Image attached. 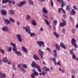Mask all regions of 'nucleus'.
<instances>
[{
    "label": "nucleus",
    "mask_w": 78,
    "mask_h": 78,
    "mask_svg": "<svg viewBox=\"0 0 78 78\" xmlns=\"http://www.w3.org/2000/svg\"><path fill=\"white\" fill-rule=\"evenodd\" d=\"M31 76L32 78H35V76H34V75L32 73V74L31 75Z\"/></svg>",
    "instance_id": "obj_54"
},
{
    "label": "nucleus",
    "mask_w": 78,
    "mask_h": 78,
    "mask_svg": "<svg viewBox=\"0 0 78 78\" xmlns=\"http://www.w3.org/2000/svg\"><path fill=\"white\" fill-rule=\"evenodd\" d=\"M28 2L30 5H33V2L31 0H28Z\"/></svg>",
    "instance_id": "obj_26"
},
{
    "label": "nucleus",
    "mask_w": 78,
    "mask_h": 78,
    "mask_svg": "<svg viewBox=\"0 0 78 78\" xmlns=\"http://www.w3.org/2000/svg\"><path fill=\"white\" fill-rule=\"evenodd\" d=\"M55 36L57 38H59V35L58 34H57Z\"/></svg>",
    "instance_id": "obj_43"
},
{
    "label": "nucleus",
    "mask_w": 78,
    "mask_h": 78,
    "mask_svg": "<svg viewBox=\"0 0 78 78\" xmlns=\"http://www.w3.org/2000/svg\"><path fill=\"white\" fill-rule=\"evenodd\" d=\"M21 49L23 51H24L25 53H28V50L25 47H22Z\"/></svg>",
    "instance_id": "obj_13"
},
{
    "label": "nucleus",
    "mask_w": 78,
    "mask_h": 78,
    "mask_svg": "<svg viewBox=\"0 0 78 78\" xmlns=\"http://www.w3.org/2000/svg\"><path fill=\"white\" fill-rule=\"evenodd\" d=\"M16 24L18 25H20V22H19V21H17L16 22Z\"/></svg>",
    "instance_id": "obj_57"
},
{
    "label": "nucleus",
    "mask_w": 78,
    "mask_h": 78,
    "mask_svg": "<svg viewBox=\"0 0 78 78\" xmlns=\"http://www.w3.org/2000/svg\"><path fill=\"white\" fill-rule=\"evenodd\" d=\"M54 56L55 58H57V53H56V54H54Z\"/></svg>",
    "instance_id": "obj_58"
},
{
    "label": "nucleus",
    "mask_w": 78,
    "mask_h": 78,
    "mask_svg": "<svg viewBox=\"0 0 78 78\" xmlns=\"http://www.w3.org/2000/svg\"><path fill=\"white\" fill-rule=\"evenodd\" d=\"M71 72L72 74H73V75H74V74H75V73H76V71L75 70V71H74V70L72 69L71 70Z\"/></svg>",
    "instance_id": "obj_32"
},
{
    "label": "nucleus",
    "mask_w": 78,
    "mask_h": 78,
    "mask_svg": "<svg viewBox=\"0 0 78 78\" xmlns=\"http://www.w3.org/2000/svg\"><path fill=\"white\" fill-rule=\"evenodd\" d=\"M54 23L55 25H57V23H58V21H57L56 20H54Z\"/></svg>",
    "instance_id": "obj_48"
},
{
    "label": "nucleus",
    "mask_w": 78,
    "mask_h": 78,
    "mask_svg": "<svg viewBox=\"0 0 78 78\" xmlns=\"http://www.w3.org/2000/svg\"><path fill=\"white\" fill-rule=\"evenodd\" d=\"M42 11L45 13V15H47V14L48 13V12L47 10V9H46V8L45 7H44L43 8Z\"/></svg>",
    "instance_id": "obj_9"
},
{
    "label": "nucleus",
    "mask_w": 78,
    "mask_h": 78,
    "mask_svg": "<svg viewBox=\"0 0 78 78\" xmlns=\"http://www.w3.org/2000/svg\"><path fill=\"white\" fill-rule=\"evenodd\" d=\"M17 48H16L13 50V51H14L15 53L17 55H19V56H21L22 55V54H21V52L20 51H17Z\"/></svg>",
    "instance_id": "obj_4"
},
{
    "label": "nucleus",
    "mask_w": 78,
    "mask_h": 78,
    "mask_svg": "<svg viewBox=\"0 0 78 78\" xmlns=\"http://www.w3.org/2000/svg\"><path fill=\"white\" fill-rule=\"evenodd\" d=\"M55 45L57 50L58 51L60 50V46L58 44H55Z\"/></svg>",
    "instance_id": "obj_20"
},
{
    "label": "nucleus",
    "mask_w": 78,
    "mask_h": 78,
    "mask_svg": "<svg viewBox=\"0 0 78 78\" xmlns=\"http://www.w3.org/2000/svg\"><path fill=\"white\" fill-rule=\"evenodd\" d=\"M1 13L2 15L3 16H5L7 14V12L5 10L3 9H2L1 10Z\"/></svg>",
    "instance_id": "obj_10"
},
{
    "label": "nucleus",
    "mask_w": 78,
    "mask_h": 78,
    "mask_svg": "<svg viewBox=\"0 0 78 78\" xmlns=\"http://www.w3.org/2000/svg\"><path fill=\"white\" fill-rule=\"evenodd\" d=\"M63 9L62 8H59L58 9V12H59L60 14L61 13V11Z\"/></svg>",
    "instance_id": "obj_31"
},
{
    "label": "nucleus",
    "mask_w": 78,
    "mask_h": 78,
    "mask_svg": "<svg viewBox=\"0 0 78 78\" xmlns=\"http://www.w3.org/2000/svg\"><path fill=\"white\" fill-rule=\"evenodd\" d=\"M0 51H1V53H2V54H4V53H5V51L2 50V49L0 48Z\"/></svg>",
    "instance_id": "obj_37"
},
{
    "label": "nucleus",
    "mask_w": 78,
    "mask_h": 78,
    "mask_svg": "<svg viewBox=\"0 0 78 78\" xmlns=\"http://www.w3.org/2000/svg\"><path fill=\"white\" fill-rule=\"evenodd\" d=\"M66 9L68 10V11H70V8L69 6L67 5L66 6Z\"/></svg>",
    "instance_id": "obj_35"
},
{
    "label": "nucleus",
    "mask_w": 78,
    "mask_h": 78,
    "mask_svg": "<svg viewBox=\"0 0 78 78\" xmlns=\"http://www.w3.org/2000/svg\"><path fill=\"white\" fill-rule=\"evenodd\" d=\"M60 4H61V8H63L64 6H65V5H64V1H62V2L60 3Z\"/></svg>",
    "instance_id": "obj_24"
},
{
    "label": "nucleus",
    "mask_w": 78,
    "mask_h": 78,
    "mask_svg": "<svg viewBox=\"0 0 78 78\" xmlns=\"http://www.w3.org/2000/svg\"><path fill=\"white\" fill-rule=\"evenodd\" d=\"M63 1V0H57L58 2H59V3H60V2H62Z\"/></svg>",
    "instance_id": "obj_62"
},
{
    "label": "nucleus",
    "mask_w": 78,
    "mask_h": 78,
    "mask_svg": "<svg viewBox=\"0 0 78 78\" xmlns=\"http://www.w3.org/2000/svg\"><path fill=\"white\" fill-rule=\"evenodd\" d=\"M71 31L73 33L75 34V30L72 29L71 30Z\"/></svg>",
    "instance_id": "obj_44"
},
{
    "label": "nucleus",
    "mask_w": 78,
    "mask_h": 78,
    "mask_svg": "<svg viewBox=\"0 0 78 78\" xmlns=\"http://www.w3.org/2000/svg\"><path fill=\"white\" fill-rule=\"evenodd\" d=\"M46 50H48V51H49V52H51V49L49 48H47Z\"/></svg>",
    "instance_id": "obj_36"
},
{
    "label": "nucleus",
    "mask_w": 78,
    "mask_h": 78,
    "mask_svg": "<svg viewBox=\"0 0 78 78\" xmlns=\"http://www.w3.org/2000/svg\"><path fill=\"white\" fill-rule=\"evenodd\" d=\"M37 43L41 47H45L44 43V41H37Z\"/></svg>",
    "instance_id": "obj_3"
},
{
    "label": "nucleus",
    "mask_w": 78,
    "mask_h": 78,
    "mask_svg": "<svg viewBox=\"0 0 78 78\" xmlns=\"http://www.w3.org/2000/svg\"><path fill=\"white\" fill-rule=\"evenodd\" d=\"M9 20L10 22H15V21L14 20L11 18H9Z\"/></svg>",
    "instance_id": "obj_33"
},
{
    "label": "nucleus",
    "mask_w": 78,
    "mask_h": 78,
    "mask_svg": "<svg viewBox=\"0 0 78 78\" xmlns=\"http://www.w3.org/2000/svg\"><path fill=\"white\" fill-rule=\"evenodd\" d=\"M2 3H6L7 2L5 0H2Z\"/></svg>",
    "instance_id": "obj_49"
},
{
    "label": "nucleus",
    "mask_w": 78,
    "mask_h": 78,
    "mask_svg": "<svg viewBox=\"0 0 78 78\" xmlns=\"http://www.w3.org/2000/svg\"><path fill=\"white\" fill-rule=\"evenodd\" d=\"M32 70V71H33V72H34L33 73H32L34 75H36V76H37V75H38V74H39V73L37 72H36V71H35V70Z\"/></svg>",
    "instance_id": "obj_23"
},
{
    "label": "nucleus",
    "mask_w": 78,
    "mask_h": 78,
    "mask_svg": "<svg viewBox=\"0 0 78 78\" xmlns=\"http://www.w3.org/2000/svg\"><path fill=\"white\" fill-rule=\"evenodd\" d=\"M12 50V48L10 47L9 48V49H8V51H10L11 52Z\"/></svg>",
    "instance_id": "obj_39"
},
{
    "label": "nucleus",
    "mask_w": 78,
    "mask_h": 78,
    "mask_svg": "<svg viewBox=\"0 0 78 78\" xmlns=\"http://www.w3.org/2000/svg\"><path fill=\"white\" fill-rule=\"evenodd\" d=\"M76 28H78V23L77 24L76 26Z\"/></svg>",
    "instance_id": "obj_64"
},
{
    "label": "nucleus",
    "mask_w": 78,
    "mask_h": 78,
    "mask_svg": "<svg viewBox=\"0 0 78 78\" xmlns=\"http://www.w3.org/2000/svg\"><path fill=\"white\" fill-rule=\"evenodd\" d=\"M71 44L72 45L74 46L75 48H78V45L76 44V41L75 38H72L71 40Z\"/></svg>",
    "instance_id": "obj_2"
},
{
    "label": "nucleus",
    "mask_w": 78,
    "mask_h": 78,
    "mask_svg": "<svg viewBox=\"0 0 78 78\" xmlns=\"http://www.w3.org/2000/svg\"><path fill=\"white\" fill-rule=\"evenodd\" d=\"M69 52L71 54H72V55L74 54V52L73 51L70 50L69 51Z\"/></svg>",
    "instance_id": "obj_42"
},
{
    "label": "nucleus",
    "mask_w": 78,
    "mask_h": 78,
    "mask_svg": "<svg viewBox=\"0 0 78 78\" xmlns=\"http://www.w3.org/2000/svg\"><path fill=\"white\" fill-rule=\"evenodd\" d=\"M16 36L20 42H22V39L21 38V37H22V35L21 34H16Z\"/></svg>",
    "instance_id": "obj_7"
},
{
    "label": "nucleus",
    "mask_w": 78,
    "mask_h": 78,
    "mask_svg": "<svg viewBox=\"0 0 78 78\" xmlns=\"http://www.w3.org/2000/svg\"><path fill=\"white\" fill-rule=\"evenodd\" d=\"M42 74L43 75H44L45 74H47V72H42Z\"/></svg>",
    "instance_id": "obj_53"
},
{
    "label": "nucleus",
    "mask_w": 78,
    "mask_h": 78,
    "mask_svg": "<svg viewBox=\"0 0 78 78\" xmlns=\"http://www.w3.org/2000/svg\"><path fill=\"white\" fill-rule=\"evenodd\" d=\"M17 67L19 68H20V69H21L22 68V67H21V65L20 64H19L17 65Z\"/></svg>",
    "instance_id": "obj_51"
},
{
    "label": "nucleus",
    "mask_w": 78,
    "mask_h": 78,
    "mask_svg": "<svg viewBox=\"0 0 78 78\" xmlns=\"http://www.w3.org/2000/svg\"><path fill=\"white\" fill-rule=\"evenodd\" d=\"M33 58L35 60H36V61H37V60H39V58L37 57V56L36 55H34L33 56Z\"/></svg>",
    "instance_id": "obj_17"
},
{
    "label": "nucleus",
    "mask_w": 78,
    "mask_h": 78,
    "mask_svg": "<svg viewBox=\"0 0 78 78\" xmlns=\"http://www.w3.org/2000/svg\"><path fill=\"white\" fill-rule=\"evenodd\" d=\"M12 67L13 70H16V66H15V65H12Z\"/></svg>",
    "instance_id": "obj_46"
},
{
    "label": "nucleus",
    "mask_w": 78,
    "mask_h": 78,
    "mask_svg": "<svg viewBox=\"0 0 78 78\" xmlns=\"http://www.w3.org/2000/svg\"><path fill=\"white\" fill-rule=\"evenodd\" d=\"M62 16L64 17V19H66V18H67V17H66V15H63Z\"/></svg>",
    "instance_id": "obj_59"
},
{
    "label": "nucleus",
    "mask_w": 78,
    "mask_h": 78,
    "mask_svg": "<svg viewBox=\"0 0 78 78\" xmlns=\"http://www.w3.org/2000/svg\"><path fill=\"white\" fill-rule=\"evenodd\" d=\"M53 53H54V54H56L57 53V52L56 50H54L53 51Z\"/></svg>",
    "instance_id": "obj_56"
},
{
    "label": "nucleus",
    "mask_w": 78,
    "mask_h": 78,
    "mask_svg": "<svg viewBox=\"0 0 78 78\" xmlns=\"http://www.w3.org/2000/svg\"><path fill=\"white\" fill-rule=\"evenodd\" d=\"M45 22L46 24H47V25H50V23H49V22H48L47 20L45 19Z\"/></svg>",
    "instance_id": "obj_29"
},
{
    "label": "nucleus",
    "mask_w": 78,
    "mask_h": 78,
    "mask_svg": "<svg viewBox=\"0 0 78 78\" xmlns=\"http://www.w3.org/2000/svg\"><path fill=\"white\" fill-rule=\"evenodd\" d=\"M2 61L4 62H5V63H6V62H8V60H7V58L5 57L3 58L2 59Z\"/></svg>",
    "instance_id": "obj_22"
},
{
    "label": "nucleus",
    "mask_w": 78,
    "mask_h": 78,
    "mask_svg": "<svg viewBox=\"0 0 78 78\" xmlns=\"http://www.w3.org/2000/svg\"><path fill=\"white\" fill-rule=\"evenodd\" d=\"M23 67L25 69H27V65L25 64H24L23 65Z\"/></svg>",
    "instance_id": "obj_45"
},
{
    "label": "nucleus",
    "mask_w": 78,
    "mask_h": 78,
    "mask_svg": "<svg viewBox=\"0 0 78 78\" xmlns=\"http://www.w3.org/2000/svg\"><path fill=\"white\" fill-rule=\"evenodd\" d=\"M60 47H62V48H64V49H66V46L64 45L63 43H61L60 44Z\"/></svg>",
    "instance_id": "obj_19"
},
{
    "label": "nucleus",
    "mask_w": 78,
    "mask_h": 78,
    "mask_svg": "<svg viewBox=\"0 0 78 78\" xmlns=\"http://www.w3.org/2000/svg\"><path fill=\"white\" fill-rule=\"evenodd\" d=\"M72 55V58L73 59H75V58H76V56H75V54H73Z\"/></svg>",
    "instance_id": "obj_38"
},
{
    "label": "nucleus",
    "mask_w": 78,
    "mask_h": 78,
    "mask_svg": "<svg viewBox=\"0 0 78 78\" xmlns=\"http://www.w3.org/2000/svg\"><path fill=\"white\" fill-rule=\"evenodd\" d=\"M71 14L72 15H75V14H76V12H75V10L73 9L72 10Z\"/></svg>",
    "instance_id": "obj_25"
},
{
    "label": "nucleus",
    "mask_w": 78,
    "mask_h": 78,
    "mask_svg": "<svg viewBox=\"0 0 78 78\" xmlns=\"http://www.w3.org/2000/svg\"><path fill=\"white\" fill-rule=\"evenodd\" d=\"M4 21L5 22V23L7 25H9L10 23V21L8 19H5L4 20Z\"/></svg>",
    "instance_id": "obj_16"
},
{
    "label": "nucleus",
    "mask_w": 78,
    "mask_h": 78,
    "mask_svg": "<svg viewBox=\"0 0 78 78\" xmlns=\"http://www.w3.org/2000/svg\"><path fill=\"white\" fill-rule=\"evenodd\" d=\"M62 23H61L59 24L60 27H64L65 25H66V22L65 20L64 19L62 20Z\"/></svg>",
    "instance_id": "obj_6"
},
{
    "label": "nucleus",
    "mask_w": 78,
    "mask_h": 78,
    "mask_svg": "<svg viewBox=\"0 0 78 78\" xmlns=\"http://www.w3.org/2000/svg\"><path fill=\"white\" fill-rule=\"evenodd\" d=\"M43 69L45 71H50V69L46 67L45 66L43 68Z\"/></svg>",
    "instance_id": "obj_21"
},
{
    "label": "nucleus",
    "mask_w": 78,
    "mask_h": 78,
    "mask_svg": "<svg viewBox=\"0 0 78 78\" xmlns=\"http://www.w3.org/2000/svg\"><path fill=\"white\" fill-rule=\"evenodd\" d=\"M53 34L54 36H55L57 34V33H56V31H54L53 32Z\"/></svg>",
    "instance_id": "obj_55"
},
{
    "label": "nucleus",
    "mask_w": 78,
    "mask_h": 78,
    "mask_svg": "<svg viewBox=\"0 0 78 78\" xmlns=\"http://www.w3.org/2000/svg\"><path fill=\"white\" fill-rule=\"evenodd\" d=\"M9 13L11 15H13L14 14V11L12 10H9Z\"/></svg>",
    "instance_id": "obj_18"
},
{
    "label": "nucleus",
    "mask_w": 78,
    "mask_h": 78,
    "mask_svg": "<svg viewBox=\"0 0 78 78\" xmlns=\"http://www.w3.org/2000/svg\"><path fill=\"white\" fill-rule=\"evenodd\" d=\"M38 53H39V55L41 56V59H43V54H44V52L41 51V49H39Z\"/></svg>",
    "instance_id": "obj_8"
},
{
    "label": "nucleus",
    "mask_w": 78,
    "mask_h": 78,
    "mask_svg": "<svg viewBox=\"0 0 78 78\" xmlns=\"http://www.w3.org/2000/svg\"><path fill=\"white\" fill-rule=\"evenodd\" d=\"M2 77H4V78H6V75L4 73L2 74Z\"/></svg>",
    "instance_id": "obj_41"
},
{
    "label": "nucleus",
    "mask_w": 78,
    "mask_h": 78,
    "mask_svg": "<svg viewBox=\"0 0 78 78\" xmlns=\"http://www.w3.org/2000/svg\"><path fill=\"white\" fill-rule=\"evenodd\" d=\"M52 60L54 62L55 65L56 66V59L55 58H52Z\"/></svg>",
    "instance_id": "obj_28"
},
{
    "label": "nucleus",
    "mask_w": 78,
    "mask_h": 78,
    "mask_svg": "<svg viewBox=\"0 0 78 78\" xmlns=\"http://www.w3.org/2000/svg\"><path fill=\"white\" fill-rule=\"evenodd\" d=\"M51 5L52 7H53V0H51Z\"/></svg>",
    "instance_id": "obj_50"
},
{
    "label": "nucleus",
    "mask_w": 78,
    "mask_h": 78,
    "mask_svg": "<svg viewBox=\"0 0 78 78\" xmlns=\"http://www.w3.org/2000/svg\"><path fill=\"white\" fill-rule=\"evenodd\" d=\"M59 70L60 71H61V72H62V73H64L65 72V70H64V69L63 68L62 69H61V68H59Z\"/></svg>",
    "instance_id": "obj_30"
},
{
    "label": "nucleus",
    "mask_w": 78,
    "mask_h": 78,
    "mask_svg": "<svg viewBox=\"0 0 78 78\" xmlns=\"http://www.w3.org/2000/svg\"><path fill=\"white\" fill-rule=\"evenodd\" d=\"M23 28L24 29H25L26 32H27L28 34H30V36L31 37H33V36H36V34L35 33H31L30 29V27H29V26H27L26 27L23 26Z\"/></svg>",
    "instance_id": "obj_1"
},
{
    "label": "nucleus",
    "mask_w": 78,
    "mask_h": 78,
    "mask_svg": "<svg viewBox=\"0 0 78 78\" xmlns=\"http://www.w3.org/2000/svg\"><path fill=\"white\" fill-rule=\"evenodd\" d=\"M25 4H26V1H24L20 2V3H18L17 4V5L19 7H21L23 5H24Z\"/></svg>",
    "instance_id": "obj_5"
},
{
    "label": "nucleus",
    "mask_w": 78,
    "mask_h": 78,
    "mask_svg": "<svg viewBox=\"0 0 78 78\" xmlns=\"http://www.w3.org/2000/svg\"><path fill=\"white\" fill-rule=\"evenodd\" d=\"M62 31L63 33H65V32H66V29H63L62 30Z\"/></svg>",
    "instance_id": "obj_52"
},
{
    "label": "nucleus",
    "mask_w": 78,
    "mask_h": 78,
    "mask_svg": "<svg viewBox=\"0 0 78 78\" xmlns=\"http://www.w3.org/2000/svg\"><path fill=\"white\" fill-rule=\"evenodd\" d=\"M32 24L34 26H36V25H37V23L35 20H33L32 21Z\"/></svg>",
    "instance_id": "obj_14"
},
{
    "label": "nucleus",
    "mask_w": 78,
    "mask_h": 78,
    "mask_svg": "<svg viewBox=\"0 0 78 78\" xmlns=\"http://www.w3.org/2000/svg\"><path fill=\"white\" fill-rule=\"evenodd\" d=\"M21 68H20V69H21V71H23L24 70V69H23V67H21Z\"/></svg>",
    "instance_id": "obj_61"
},
{
    "label": "nucleus",
    "mask_w": 78,
    "mask_h": 78,
    "mask_svg": "<svg viewBox=\"0 0 78 78\" xmlns=\"http://www.w3.org/2000/svg\"><path fill=\"white\" fill-rule=\"evenodd\" d=\"M2 31H8V29L7 28V27H4L2 28Z\"/></svg>",
    "instance_id": "obj_15"
},
{
    "label": "nucleus",
    "mask_w": 78,
    "mask_h": 78,
    "mask_svg": "<svg viewBox=\"0 0 78 78\" xmlns=\"http://www.w3.org/2000/svg\"><path fill=\"white\" fill-rule=\"evenodd\" d=\"M40 31H43V28L42 27H41Z\"/></svg>",
    "instance_id": "obj_63"
},
{
    "label": "nucleus",
    "mask_w": 78,
    "mask_h": 78,
    "mask_svg": "<svg viewBox=\"0 0 78 78\" xmlns=\"http://www.w3.org/2000/svg\"><path fill=\"white\" fill-rule=\"evenodd\" d=\"M10 44L12 46H13V47L12 49L13 50L17 48V47H16V44L11 42H10Z\"/></svg>",
    "instance_id": "obj_12"
},
{
    "label": "nucleus",
    "mask_w": 78,
    "mask_h": 78,
    "mask_svg": "<svg viewBox=\"0 0 78 78\" xmlns=\"http://www.w3.org/2000/svg\"><path fill=\"white\" fill-rule=\"evenodd\" d=\"M36 68H37L39 72H41V67H40V66L39 65H38Z\"/></svg>",
    "instance_id": "obj_27"
},
{
    "label": "nucleus",
    "mask_w": 78,
    "mask_h": 78,
    "mask_svg": "<svg viewBox=\"0 0 78 78\" xmlns=\"http://www.w3.org/2000/svg\"><path fill=\"white\" fill-rule=\"evenodd\" d=\"M56 64H57V65H58V66H61V64L60 63V62L59 61H58V62L56 63Z\"/></svg>",
    "instance_id": "obj_47"
},
{
    "label": "nucleus",
    "mask_w": 78,
    "mask_h": 78,
    "mask_svg": "<svg viewBox=\"0 0 78 78\" xmlns=\"http://www.w3.org/2000/svg\"><path fill=\"white\" fill-rule=\"evenodd\" d=\"M30 19V16L29 15H27V21H28Z\"/></svg>",
    "instance_id": "obj_34"
},
{
    "label": "nucleus",
    "mask_w": 78,
    "mask_h": 78,
    "mask_svg": "<svg viewBox=\"0 0 78 78\" xmlns=\"http://www.w3.org/2000/svg\"><path fill=\"white\" fill-rule=\"evenodd\" d=\"M39 65L37 64L36 62H32V63L31 64L32 67H35L36 68Z\"/></svg>",
    "instance_id": "obj_11"
},
{
    "label": "nucleus",
    "mask_w": 78,
    "mask_h": 78,
    "mask_svg": "<svg viewBox=\"0 0 78 78\" xmlns=\"http://www.w3.org/2000/svg\"><path fill=\"white\" fill-rule=\"evenodd\" d=\"M9 3H12V2H13V1H12V0L11 1V0H9Z\"/></svg>",
    "instance_id": "obj_60"
},
{
    "label": "nucleus",
    "mask_w": 78,
    "mask_h": 78,
    "mask_svg": "<svg viewBox=\"0 0 78 78\" xmlns=\"http://www.w3.org/2000/svg\"><path fill=\"white\" fill-rule=\"evenodd\" d=\"M73 9H76V10H78V8H77L75 5H74L73 6Z\"/></svg>",
    "instance_id": "obj_40"
}]
</instances>
